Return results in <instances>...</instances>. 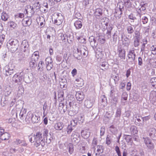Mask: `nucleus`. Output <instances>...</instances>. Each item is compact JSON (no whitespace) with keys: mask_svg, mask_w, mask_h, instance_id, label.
Masks as SVG:
<instances>
[{"mask_svg":"<svg viewBox=\"0 0 156 156\" xmlns=\"http://www.w3.org/2000/svg\"><path fill=\"white\" fill-rule=\"evenodd\" d=\"M135 36H134V39H140V33L138 31H136L134 32Z\"/></svg>","mask_w":156,"mask_h":156,"instance_id":"41","label":"nucleus"},{"mask_svg":"<svg viewBox=\"0 0 156 156\" xmlns=\"http://www.w3.org/2000/svg\"><path fill=\"white\" fill-rule=\"evenodd\" d=\"M45 62L46 65V69L47 70H50L52 68V60L51 58L50 57H47L45 60Z\"/></svg>","mask_w":156,"mask_h":156,"instance_id":"7","label":"nucleus"},{"mask_svg":"<svg viewBox=\"0 0 156 156\" xmlns=\"http://www.w3.org/2000/svg\"><path fill=\"white\" fill-rule=\"evenodd\" d=\"M4 70H5V74L6 76H10L12 74H14V71L13 70V69H11L10 68H9L8 66H6Z\"/></svg>","mask_w":156,"mask_h":156,"instance_id":"17","label":"nucleus"},{"mask_svg":"<svg viewBox=\"0 0 156 156\" xmlns=\"http://www.w3.org/2000/svg\"><path fill=\"white\" fill-rule=\"evenodd\" d=\"M18 41L16 40L11 39L7 43L8 49L12 53L15 52L18 49Z\"/></svg>","mask_w":156,"mask_h":156,"instance_id":"2","label":"nucleus"},{"mask_svg":"<svg viewBox=\"0 0 156 156\" xmlns=\"http://www.w3.org/2000/svg\"><path fill=\"white\" fill-rule=\"evenodd\" d=\"M39 57V52L38 51H35L32 54L30 58L38 60Z\"/></svg>","mask_w":156,"mask_h":156,"instance_id":"31","label":"nucleus"},{"mask_svg":"<svg viewBox=\"0 0 156 156\" xmlns=\"http://www.w3.org/2000/svg\"><path fill=\"white\" fill-rule=\"evenodd\" d=\"M24 14L22 13H18L16 15H15V19H16L18 18H22L23 17H24Z\"/></svg>","mask_w":156,"mask_h":156,"instance_id":"53","label":"nucleus"},{"mask_svg":"<svg viewBox=\"0 0 156 156\" xmlns=\"http://www.w3.org/2000/svg\"><path fill=\"white\" fill-rule=\"evenodd\" d=\"M147 4L146 3H144L143 4H141L140 5L141 6V8L139 9H141V11H144L146 9V6Z\"/></svg>","mask_w":156,"mask_h":156,"instance_id":"61","label":"nucleus"},{"mask_svg":"<svg viewBox=\"0 0 156 156\" xmlns=\"http://www.w3.org/2000/svg\"><path fill=\"white\" fill-rule=\"evenodd\" d=\"M64 125L61 122L56 123L54 125V128L57 130H61L63 128Z\"/></svg>","mask_w":156,"mask_h":156,"instance_id":"21","label":"nucleus"},{"mask_svg":"<svg viewBox=\"0 0 156 156\" xmlns=\"http://www.w3.org/2000/svg\"><path fill=\"white\" fill-rule=\"evenodd\" d=\"M150 82L152 86L155 88H156V78H152L150 80Z\"/></svg>","mask_w":156,"mask_h":156,"instance_id":"37","label":"nucleus"},{"mask_svg":"<svg viewBox=\"0 0 156 156\" xmlns=\"http://www.w3.org/2000/svg\"><path fill=\"white\" fill-rule=\"evenodd\" d=\"M9 25L11 27L14 28L16 26V24L13 21L9 23Z\"/></svg>","mask_w":156,"mask_h":156,"instance_id":"59","label":"nucleus"},{"mask_svg":"<svg viewBox=\"0 0 156 156\" xmlns=\"http://www.w3.org/2000/svg\"><path fill=\"white\" fill-rule=\"evenodd\" d=\"M97 152L99 153H102L104 151V147L103 146L101 145H98L97 147Z\"/></svg>","mask_w":156,"mask_h":156,"instance_id":"35","label":"nucleus"},{"mask_svg":"<svg viewBox=\"0 0 156 156\" xmlns=\"http://www.w3.org/2000/svg\"><path fill=\"white\" fill-rule=\"evenodd\" d=\"M68 149L69 150V152L72 154L73 152V146L71 144H69L68 146Z\"/></svg>","mask_w":156,"mask_h":156,"instance_id":"39","label":"nucleus"},{"mask_svg":"<svg viewBox=\"0 0 156 156\" xmlns=\"http://www.w3.org/2000/svg\"><path fill=\"white\" fill-rule=\"evenodd\" d=\"M148 133L150 138L153 140H156V129L154 128H150Z\"/></svg>","mask_w":156,"mask_h":156,"instance_id":"9","label":"nucleus"},{"mask_svg":"<svg viewBox=\"0 0 156 156\" xmlns=\"http://www.w3.org/2000/svg\"><path fill=\"white\" fill-rule=\"evenodd\" d=\"M135 49L133 48L132 50L129 51L128 55V59L131 62L134 61L135 59L136 55L135 52Z\"/></svg>","mask_w":156,"mask_h":156,"instance_id":"8","label":"nucleus"},{"mask_svg":"<svg viewBox=\"0 0 156 156\" xmlns=\"http://www.w3.org/2000/svg\"><path fill=\"white\" fill-rule=\"evenodd\" d=\"M32 23V19L30 18H25L23 20L22 23L25 27L30 25Z\"/></svg>","mask_w":156,"mask_h":156,"instance_id":"14","label":"nucleus"},{"mask_svg":"<svg viewBox=\"0 0 156 156\" xmlns=\"http://www.w3.org/2000/svg\"><path fill=\"white\" fill-rule=\"evenodd\" d=\"M40 119V118L39 117L37 116L35 114H32L31 120L33 123H37Z\"/></svg>","mask_w":156,"mask_h":156,"instance_id":"25","label":"nucleus"},{"mask_svg":"<svg viewBox=\"0 0 156 156\" xmlns=\"http://www.w3.org/2000/svg\"><path fill=\"white\" fill-rule=\"evenodd\" d=\"M71 138L73 143L76 145L80 141V138Z\"/></svg>","mask_w":156,"mask_h":156,"instance_id":"47","label":"nucleus"},{"mask_svg":"<svg viewBox=\"0 0 156 156\" xmlns=\"http://www.w3.org/2000/svg\"><path fill=\"white\" fill-rule=\"evenodd\" d=\"M81 136L84 139H87L90 136V133L88 130H82L81 132Z\"/></svg>","mask_w":156,"mask_h":156,"instance_id":"18","label":"nucleus"},{"mask_svg":"<svg viewBox=\"0 0 156 156\" xmlns=\"http://www.w3.org/2000/svg\"><path fill=\"white\" fill-rule=\"evenodd\" d=\"M140 40L134 39L133 42V45L134 47L136 49L138 48V47L140 45Z\"/></svg>","mask_w":156,"mask_h":156,"instance_id":"33","label":"nucleus"},{"mask_svg":"<svg viewBox=\"0 0 156 156\" xmlns=\"http://www.w3.org/2000/svg\"><path fill=\"white\" fill-rule=\"evenodd\" d=\"M38 60L30 58L29 62V66L31 70L34 69L37 66V62Z\"/></svg>","mask_w":156,"mask_h":156,"instance_id":"12","label":"nucleus"},{"mask_svg":"<svg viewBox=\"0 0 156 156\" xmlns=\"http://www.w3.org/2000/svg\"><path fill=\"white\" fill-rule=\"evenodd\" d=\"M124 4L127 7L131 6L132 5H133V3L131 2L130 0H123Z\"/></svg>","mask_w":156,"mask_h":156,"instance_id":"38","label":"nucleus"},{"mask_svg":"<svg viewBox=\"0 0 156 156\" xmlns=\"http://www.w3.org/2000/svg\"><path fill=\"white\" fill-rule=\"evenodd\" d=\"M29 47L28 42L26 40H23L21 44V49L22 51L24 52L28 51Z\"/></svg>","mask_w":156,"mask_h":156,"instance_id":"10","label":"nucleus"},{"mask_svg":"<svg viewBox=\"0 0 156 156\" xmlns=\"http://www.w3.org/2000/svg\"><path fill=\"white\" fill-rule=\"evenodd\" d=\"M46 138V143L48 144H50L51 141V137L50 135L45 137Z\"/></svg>","mask_w":156,"mask_h":156,"instance_id":"54","label":"nucleus"},{"mask_svg":"<svg viewBox=\"0 0 156 156\" xmlns=\"http://www.w3.org/2000/svg\"><path fill=\"white\" fill-rule=\"evenodd\" d=\"M94 14L97 19H100L102 17L103 14V9L100 8H97L94 10Z\"/></svg>","mask_w":156,"mask_h":156,"instance_id":"5","label":"nucleus"},{"mask_svg":"<svg viewBox=\"0 0 156 156\" xmlns=\"http://www.w3.org/2000/svg\"><path fill=\"white\" fill-rule=\"evenodd\" d=\"M74 25L76 29H79L82 27L83 24L81 21L78 20L74 22Z\"/></svg>","mask_w":156,"mask_h":156,"instance_id":"20","label":"nucleus"},{"mask_svg":"<svg viewBox=\"0 0 156 156\" xmlns=\"http://www.w3.org/2000/svg\"><path fill=\"white\" fill-rule=\"evenodd\" d=\"M115 150L116 152L117 153L118 155V156H121V152L120 151V149H119V147L118 146H115Z\"/></svg>","mask_w":156,"mask_h":156,"instance_id":"56","label":"nucleus"},{"mask_svg":"<svg viewBox=\"0 0 156 156\" xmlns=\"http://www.w3.org/2000/svg\"><path fill=\"white\" fill-rule=\"evenodd\" d=\"M105 128L104 126H102L101 127L100 130V136H102L104 135L105 132Z\"/></svg>","mask_w":156,"mask_h":156,"instance_id":"57","label":"nucleus"},{"mask_svg":"<svg viewBox=\"0 0 156 156\" xmlns=\"http://www.w3.org/2000/svg\"><path fill=\"white\" fill-rule=\"evenodd\" d=\"M112 140V136L108 135L106 138V144L108 145H109L111 143Z\"/></svg>","mask_w":156,"mask_h":156,"instance_id":"34","label":"nucleus"},{"mask_svg":"<svg viewBox=\"0 0 156 156\" xmlns=\"http://www.w3.org/2000/svg\"><path fill=\"white\" fill-rule=\"evenodd\" d=\"M109 27L107 29V31L106 33L108 37L109 38L111 37V30H112L113 27L112 26H109Z\"/></svg>","mask_w":156,"mask_h":156,"instance_id":"42","label":"nucleus"},{"mask_svg":"<svg viewBox=\"0 0 156 156\" xmlns=\"http://www.w3.org/2000/svg\"><path fill=\"white\" fill-rule=\"evenodd\" d=\"M144 143L146 145L151 142V140L149 138L147 137L144 138Z\"/></svg>","mask_w":156,"mask_h":156,"instance_id":"64","label":"nucleus"},{"mask_svg":"<svg viewBox=\"0 0 156 156\" xmlns=\"http://www.w3.org/2000/svg\"><path fill=\"white\" fill-rule=\"evenodd\" d=\"M9 18V15L5 12H3L1 14V19L4 21L8 20Z\"/></svg>","mask_w":156,"mask_h":156,"instance_id":"27","label":"nucleus"},{"mask_svg":"<svg viewBox=\"0 0 156 156\" xmlns=\"http://www.w3.org/2000/svg\"><path fill=\"white\" fill-rule=\"evenodd\" d=\"M26 112V110L25 109H22L20 113V119L23 120V119L24 114H25Z\"/></svg>","mask_w":156,"mask_h":156,"instance_id":"40","label":"nucleus"},{"mask_svg":"<svg viewBox=\"0 0 156 156\" xmlns=\"http://www.w3.org/2000/svg\"><path fill=\"white\" fill-rule=\"evenodd\" d=\"M118 55L119 57L122 59H125L126 57V51L123 48L118 49Z\"/></svg>","mask_w":156,"mask_h":156,"instance_id":"13","label":"nucleus"},{"mask_svg":"<svg viewBox=\"0 0 156 156\" xmlns=\"http://www.w3.org/2000/svg\"><path fill=\"white\" fill-rule=\"evenodd\" d=\"M130 131L131 133L134 135L137 134L138 132L137 128L134 126H131Z\"/></svg>","mask_w":156,"mask_h":156,"instance_id":"29","label":"nucleus"},{"mask_svg":"<svg viewBox=\"0 0 156 156\" xmlns=\"http://www.w3.org/2000/svg\"><path fill=\"white\" fill-rule=\"evenodd\" d=\"M10 137V135L8 133L5 132L0 136V138L2 140H8Z\"/></svg>","mask_w":156,"mask_h":156,"instance_id":"26","label":"nucleus"},{"mask_svg":"<svg viewBox=\"0 0 156 156\" xmlns=\"http://www.w3.org/2000/svg\"><path fill=\"white\" fill-rule=\"evenodd\" d=\"M97 139L95 138H94L92 141L91 147L92 148H93L94 149V150H95V147L97 144Z\"/></svg>","mask_w":156,"mask_h":156,"instance_id":"48","label":"nucleus"},{"mask_svg":"<svg viewBox=\"0 0 156 156\" xmlns=\"http://www.w3.org/2000/svg\"><path fill=\"white\" fill-rule=\"evenodd\" d=\"M144 152L143 149H140L139 151L137 152L135 156H144Z\"/></svg>","mask_w":156,"mask_h":156,"instance_id":"43","label":"nucleus"},{"mask_svg":"<svg viewBox=\"0 0 156 156\" xmlns=\"http://www.w3.org/2000/svg\"><path fill=\"white\" fill-rule=\"evenodd\" d=\"M101 66L103 68H101V69L103 71H105L108 69V64L106 62H102L101 64Z\"/></svg>","mask_w":156,"mask_h":156,"instance_id":"32","label":"nucleus"},{"mask_svg":"<svg viewBox=\"0 0 156 156\" xmlns=\"http://www.w3.org/2000/svg\"><path fill=\"white\" fill-rule=\"evenodd\" d=\"M150 50L151 51L152 54L156 55V47L154 45H152L151 47Z\"/></svg>","mask_w":156,"mask_h":156,"instance_id":"46","label":"nucleus"},{"mask_svg":"<svg viewBox=\"0 0 156 156\" xmlns=\"http://www.w3.org/2000/svg\"><path fill=\"white\" fill-rule=\"evenodd\" d=\"M32 115V113L30 112H28L25 119V121L26 122L28 123L29 122L30 120L31 119V117Z\"/></svg>","mask_w":156,"mask_h":156,"instance_id":"28","label":"nucleus"},{"mask_svg":"<svg viewBox=\"0 0 156 156\" xmlns=\"http://www.w3.org/2000/svg\"><path fill=\"white\" fill-rule=\"evenodd\" d=\"M89 41L91 46L92 47L96 46L98 43L96 42V38L93 36H91L89 37Z\"/></svg>","mask_w":156,"mask_h":156,"instance_id":"16","label":"nucleus"},{"mask_svg":"<svg viewBox=\"0 0 156 156\" xmlns=\"http://www.w3.org/2000/svg\"><path fill=\"white\" fill-rule=\"evenodd\" d=\"M23 73H17L15 74L12 78V81L13 83L20 84L23 79Z\"/></svg>","mask_w":156,"mask_h":156,"instance_id":"3","label":"nucleus"},{"mask_svg":"<svg viewBox=\"0 0 156 156\" xmlns=\"http://www.w3.org/2000/svg\"><path fill=\"white\" fill-rule=\"evenodd\" d=\"M117 6H119L118 9L119 10L122 11L124 9V5L122 3H119L118 4Z\"/></svg>","mask_w":156,"mask_h":156,"instance_id":"45","label":"nucleus"},{"mask_svg":"<svg viewBox=\"0 0 156 156\" xmlns=\"http://www.w3.org/2000/svg\"><path fill=\"white\" fill-rule=\"evenodd\" d=\"M76 83L80 85L81 86L84 84V82L83 79L81 78H78L76 80Z\"/></svg>","mask_w":156,"mask_h":156,"instance_id":"36","label":"nucleus"},{"mask_svg":"<svg viewBox=\"0 0 156 156\" xmlns=\"http://www.w3.org/2000/svg\"><path fill=\"white\" fill-rule=\"evenodd\" d=\"M48 131L46 129H44L43 137L42 134L40 132L36 133V134L32 136L29 138V141L31 143H34V145L36 147L40 148L42 147L45 145V137L48 136Z\"/></svg>","mask_w":156,"mask_h":156,"instance_id":"1","label":"nucleus"},{"mask_svg":"<svg viewBox=\"0 0 156 156\" xmlns=\"http://www.w3.org/2000/svg\"><path fill=\"white\" fill-rule=\"evenodd\" d=\"M128 33L129 34H132L134 32V30L131 26H128L126 28Z\"/></svg>","mask_w":156,"mask_h":156,"instance_id":"44","label":"nucleus"},{"mask_svg":"<svg viewBox=\"0 0 156 156\" xmlns=\"http://www.w3.org/2000/svg\"><path fill=\"white\" fill-rule=\"evenodd\" d=\"M148 148L151 150H152L154 148V145L153 143H152L151 142V143H149L146 145Z\"/></svg>","mask_w":156,"mask_h":156,"instance_id":"58","label":"nucleus"},{"mask_svg":"<svg viewBox=\"0 0 156 156\" xmlns=\"http://www.w3.org/2000/svg\"><path fill=\"white\" fill-rule=\"evenodd\" d=\"M69 101V104L68 105L67 103L66 102V104L67 105H66V109L65 110L64 109H63V113H65L66 110H67L68 111H72L73 110V108L72 107V103L70 102Z\"/></svg>","mask_w":156,"mask_h":156,"instance_id":"24","label":"nucleus"},{"mask_svg":"<svg viewBox=\"0 0 156 156\" xmlns=\"http://www.w3.org/2000/svg\"><path fill=\"white\" fill-rule=\"evenodd\" d=\"M150 98L151 102L154 105H156V91H152L150 94Z\"/></svg>","mask_w":156,"mask_h":156,"instance_id":"11","label":"nucleus"},{"mask_svg":"<svg viewBox=\"0 0 156 156\" xmlns=\"http://www.w3.org/2000/svg\"><path fill=\"white\" fill-rule=\"evenodd\" d=\"M77 52L78 53V55H81L83 57H86L88 55V51L87 48L85 46L82 45L77 49Z\"/></svg>","mask_w":156,"mask_h":156,"instance_id":"4","label":"nucleus"},{"mask_svg":"<svg viewBox=\"0 0 156 156\" xmlns=\"http://www.w3.org/2000/svg\"><path fill=\"white\" fill-rule=\"evenodd\" d=\"M124 41L126 42L124 44L126 46H128L130 43V40L127 37H126L124 39Z\"/></svg>","mask_w":156,"mask_h":156,"instance_id":"60","label":"nucleus"},{"mask_svg":"<svg viewBox=\"0 0 156 156\" xmlns=\"http://www.w3.org/2000/svg\"><path fill=\"white\" fill-rule=\"evenodd\" d=\"M41 6H40V5L39 2H37L35 3L33 5L32 7L30 6V8L31 9V10L32 11V12L34 13V9L36 8V9H40Z\"/></svg>","mask_w":156,"mask_h":156,"instance_id":"23","label":"nucleus"},{"mask_svg":"<svg viewBox=\"0 0 156 156\" xmlns=\"http://www.w3.org/2000/svg\"><path fill=\"white\" fill-rule=\"evenodd\" d=\"M128 94L126 92H123L121 96V100H127Z\"/></svg>","mask_w":156,"mask_h":156,"instance_id":"49","label":"nucleus"},{"mask_svg":"<svg viewBox=\"0 0 156 156\" xmlns=\"http://www.w3.org/2000/svg\"><path fill=\"white\" fill-rule=\"evenodd\" d=\"M80 136L79 133L76 132H73L72 134L71 138H79Z\"/></svg>","mask_w":156,"mask_h":156,"instance_id":"51","label":"nucleus"},{"mask_svg":"<svg viewBox=\"0 0 156 156\" xmlns=\"http://www.w3.org/2000/svg\"><path fill=\"white\" fill-rule=\"evenodd\" d=\"M57 16L56 19L55 20L54 23L57 25H59L61 24L63 21V17L62 14L59 13H56Z\"/></svg>","mask_w":156,"mask_h":156,"instance_id":"6","label":"nucleus"},{"mask_svg":"<svg viewBox=\"0 0 156 156\" xmlns=\"http://www.w3.org/2000/svg\"><path fill=\"white\" fill-rule=\"evenodd\" d=\"M73 129L71 126L69 125L68 126L66 129L67 132L68 134H69L72 132Z\"/></svg>","mask_w":156,"mask_h":156,"instance_id":"52","label":"nucleus"},{"mask_svg":"<svg viewBox=\"0 0 156 156\" xmlns=\"http://www.w3.org/2000/svg\"><path fill=\"white\" fill-rule=\"evenodd\" d=\"M121 114V109L119 108H118L117 109L116 114H115V117H119Z\"/></svg>","mask_w":156,"mask_h":156,"instance_id":"55","label":"nucleus"},{"mask_svg":"<svg viewBox=\"0 0 156 156\" xmlns=\"http://www.w3.org/2000/svg\"><path fill=\"white\" fill-rule=\"evenodd\" d=\"M122 11L119 10L118 9H116L115 12V16L116 18H119L121 17V14L122 13Z\"/></svg>","mask_w":156,"mask_h":156,"instance_id":"30","label":"nucleus"},{"mask_svg":"<svg viewBox=\"0 0 156 156\" xmlns=\"http://www.w3.org/2000/svg\"><path fill=\"white\" fill-rule=\"evenodd\" d=\"M93 104V100L87 99L84 101L85 106L88 108H90L92 107Z\"/></svg>","mask_w":156,"mask_h":156,"instance_id":"19","label":"nucleus"},{"mask_svg":"<svg viewBox=\"0 0 156 156\" xmlns=\"http://www.w3.org/2000/svg\"><path fill=\"white\" fill-rule=\"evenodd\" d=\"M64 93L63 91H61L58 92V101L60 102H62L64 100Z\"/></svg>","mask_w":156,"mask_h":156,"instance_id":"22","label":"nucleus"},{"mask_svg":"<svg viewBox=\"0 0 156 156\" xmlns=\"http://www.w3.org/2000/svg\"><path fill=\"white\" fill-rule=\"evenodd\" d=\"M76 97L77 100L80 101H82L84 98L83 92L80 91L76 92Z\"/></svg>","mask_w":156,"mask_h":156,"instance_id":"15","label":"nucleus"},{"mask_svg":"<svg viewBox=\"0 0 156 156\" xmlns=\"http://www.w3.org/2000/svg\"><path fill=\"white\" fill-rule=\"evenodd\" d=\"M61 40L62 41H64V42L66 40L67 38V36L65 34H61L60 35Z\"/></svg>","mask_w":156,"mask_h":156,"instance_id":"63","label":"nucleus"},{"mask_svg":"<svg viewBox=\"0 0 156 156\" xmlns=\"http://www.w3.org/2000/svg\"><path fill=\"white\" fill-rule=\"evenodd\" d=\"M44 65L43 61H41L39 62L38 66V67L39 68L38 69H40L41 68H43V65Z\"/></svg>","mask_w":156,"mask_h":156,"instance_id":"62","label":"nucleus"},{"mask_svg":"<svg viewBox=\"0 0 156 156\" xmlns=\"http://www.w3.org/2000/svg\"><path fill=\"white\" fill-rule=\"evenodd\" d=\"M77 123V120L76 119H73L71 121L70 126H76Z\"/></svg>","mask_w":156,"mask_h":156,"instance_id":"50","label":"nucleus"}]
</instances>
